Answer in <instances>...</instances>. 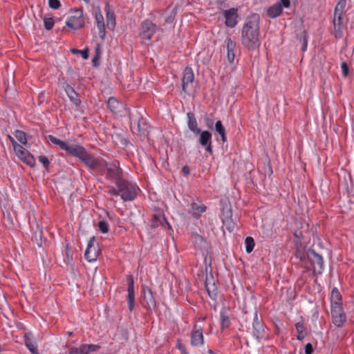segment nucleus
Wrapping results in <instances>:
<instances>
[{"mask_svg":"<svg viewBox=\"0 0 354 354\" xmlns=\"http://www.w3.org/2000/svg\"><path fill=\"white\" fill-rule=\"evenodd\" d=\"M252 327L254 336L258 339L263 338L265 335L264 326L263 324L262 319L259 317L257 310H255L254 312Z\"/></svg>","mask_w":354,"mask_h":354,"instance_id":"nucleus-14","label":"nucleus"},{"mask_svg":"<svg viewBox=\"0 0 354 354\" xmlns=\"http://www.w3.org/2000/svg\"><path fill=\"white\" fill-rule=\"evenodd\" d=\"M305 267L312 270L315 274H320L324 270V259L322 255L315 252L313 249L307 252V260Z\"/></svg>","mask_w":354,"mask_h":354,"instance_id":"nucleus-3","label":"nucleus"},{"mask_svg":"<svg viewBox=\"0 0 354 354\" xmlns=\"http://www.w3.org/2000/svg\"><path fill=\"white\" fill-rule=\"evenodd\" d=\"M205 124L207 126V127L209 129H212L213 130L214 129V120L213 119L209 118V117H205Z\"/></svg>","mask_w":354,"mask_h":354,"instance_id":"nucleus-52","label":"nucleus"},{"mask_svg":"<svg viewBox=\"0 0 354 354\" xmlns=\"http://www.w3.org/2000/svg\"><path fill=\"white\" fill-rule=\"evenodd\" d=\"M71 52L73 54H81L82 58L84 59H87L88 58V49L86 48L84 50H78L75 48H71Z\"/></svg>","mask_w":354,"mask_h":354,"instance_id":"nucleus-47","label":"nucleus"},{"mask_svg":"<svg viewBox=\"0 0 354 354\" xmlns=\"http://www.w3.org/2000/svg\"><path fill=\"white\" fill-rule=\"evenodd\" d=\"M295 326L298 333L297 335V339L299 341L303 340L307 335V330L304 326V322L301 320V322H297L295 324Z\"/></svg>","mask_w":354,"mask_h":354,"instance_id":"nucleus-34","label":"nucleus"},{"mask_svg":"<svg viewBox=\"0 0 354 354\" xmlns=\"http://www.w3.org/2000/svg\"><path fill=\"white\" fill-rule=\"evenodd\" d=\"M223 15L225 17V24L227 27L234 28L238 24L237 19L239 17L238 9L232 8L228 10H225L223 12Z\"/></svg>","mask_w":354,"mask_h":354,"instance_id":"nucleus-13","label":"nucleus"},{"mask_svg":"<svg viewBox=\"0 0 354 354\" xmlns=\"http://www.w3.org/2000/svg\"><path fill=\"white\" fill-rule=\"evenodd\" d=\"M38 160L43 165L44 167L46 170H48L50 161L48 157L44 155H41L38 157Z\"/></svg>","mask_w":354,"mask_h":354,"instance_id":"nucleus-50","label":"nucleus"},{"mask_svg":"<svg viewBox=\"0 0 354 354\" xmlns=\"http://www.w3.org/2000/svg\"><path fill=\"white\" fill-rule=\"evenodd\" d=\"M181 172L184 176H188L190 172L189 167L187 165H185L184 167H183Z\"/></svg>","mask_w":354,"mask_h":354,"instance_id":"nucleus-61","label":"nucleus"},{"mask_svg":"<svg viewBox=\"0 0 354 354\" xmlns=\"http://www.w3.org/2000/svg\"><path fill=\"white\" fill-rule=\"evenodd\" d=\"M107 106L113 114H118L121 112L122 104L115 97H110L107 102Z\"/></svg>","mask_w":354,"mask_h":354,"instance_id":"nucleus-29","label":"nucleus"},{"mask_svg":"<svg viewBox=\"0 0 354 354\" xmlns=\"http://www.w3.org/2000/svg\"><path fill=\"white\" fill-rule=\"evenodd\" d=\"M205 288L207 292H208V295L210 297H215L217 295V288L214 283H209L207 281V279H206L205 282Z\"/></svg>","mask_w":354,"mask_h":354,"instance_id":"nucleus-40","label":"nucleus"},{"mask_svg":"<svg viewBox=\"0 0 354 354\" xmlns=\"http://www.w3.org/2000/svg\"><path fill=\"white\" fill-rule=\"evenodd\" d=\"M109 188V189L108 191L109 194H110L111 195H114V196L120 195V192L118 191L119 190L118 187L115 188L113 186H110Z\"/></svg>","mask_w":354,"mask_h":354,"instance_id":"nucleus-54","label":"nucleus"},{"mask_svg":"<svg viewBox=\"0 0 354 354\" xmlns=\"http://www.w3.org/2000/svg\"><path fill=\"white\" fill-rule=\"evenodd\" d=\"M101 251L99 248L98 244L96 242L95 236H92L87 245L86 249L84 252V258L88 262H94L97 260Z\"/></svg>","mask_w":354,"mask_h":354,"instance_id":"nucleus-10","label":"nucleus"},{"mask_svg":"<svg viewBox=\"0 0 354 354\" xmlns=\"http://www.w3.org/2000/svg\"><path fill=\"white\" fill-rule=\"evenodd\" d=\"M176 347L180 351L181 354H183L184 352H187L186 351L185 345L181 343L180 339H178V344L176 345Z\"/></svg>","mask_w":354,"mask_h":354,"instance_id":"nucleus-60","label":"nucleus"},{"mask_svg":"<svg viewBox=\"0 0 354 354\" xmlns=\"http://www.w3.org/2000/svg\"><path fill=\"white\" fill-rule=\"evenodd\" d=\"M16 138L24 145H27L26 133L21 130H16L15 134Z\"/></svg>","mask_w":354,"mask_h":354,"instance_id":"nucleus-42","label":"nucleus"},{"mask_svg":"<svg viewBox=\"0 0 354 354\" xmlns=\"http://www.w3.org/2000/svg\"><path fill=\"white\" fill-rule=\"evenodd\" d=\"M295 225L294 236L297 239V241L301 242L306 234L309 232V224L305 221H300L296 222Z\"/></svg>","mask_w":354,"mask_h":354,"instance_id":"nucleus-16","label":"nucleus"},{"mask_svg":"<svg viewBox=\"0 0 354 354\" xmlns=\"http://www.w3.org/2000/svg\"><path fill=\"white\" fill-rule=\"evenodd\" d=\"M341 68L342 70V73L344 77H346L348 74V66L345 62H342Z\"/></svg>","mask_w":354,"mask_h":354,"instance_id":"nucleus-55","label":"nucleus"},{"mask_svg":"<svg viewBox=\"0 0 354 354\" xmlns=\"http://www.w3.org/2000/svg\"><path fill=\"white\" fill-rule=\"evenodd\" d=\"M31 241L32 243H35L38 247L42 246V230L39 228L38 224H37V229L35 230V231H34L33 234L31 237Z\"/></svg>","mask_w":354,"mask_h":354,"instance_id":"nucleus-35","label":"nucleus"},{"mask_svg":"<svg viewBox=\"0 0 354 354\" xmlns=\"http://www.w3.org/2000/svg\"><path fill=\"white\" fill-rule=\"evenodd\" d=\"M308 33L306 30H304L300 35V41L302 42L301 50L306 51L308 46Z\"/></svg>","mask_w":354,"mask_h":354,"instance_id":"nucleus-46","label":"nucleus"},{"mask_svg":"<svg viewBox=\"0 0 354 354\" xmlns=\"http://www.w3.org/2000/svg\"><path fill=\"white\" fill-rule=\"evenodd\" d=\"M17 156L27 165L34 167L36 165L35 159L28 150L23 147L21 145H18L14 148Z\"/></svg>","mask_w":354,"mask_h":354,"instance_id":"nucleus-11","label":"nucleus"},{"mask_svg":"<svg viewBox=\"0 0 354 354\" xmlns=\"http://www.w3.org/2000/svg\"><path fill=\"white\" fill-rule=\"evenodd\" d=\"M245 251L248 253H250L254 247V239L251 236H248L245 239Z\"/></svg>","mask_w":354,"mask_h":354,"instance_id":"nucleus-45","label":"nucleus"},{"mask_svg":"<svg viewBox=\"0 0 354 354\" xmlns=\"http://www.w3.org/2000/svg\"><path fill=\"white\" fill-rule=\"evenodd\" d=\"M226 47H227V59L230 63H233L235 58V48L236 44L234 41H233L231 37H227L226 40Z\"/></svg>","mask_w":354,"mask_h":354,"instance_id":"nucleus-22","label":"nucleus"},{"mask_svg":"<svg viewBox=\"0 0 354 354\" xmlns=\"http://www.w3.org/2000/svg\"><path fill=\"white\" fill-rule=\"evenodd\" d=\"M344 14V10L335 8L334 17L343 18Z\"/></svg>","mask_w":354,"mask_h":354,"instance_id":"nucleus-57","label":"nucleus"},{"mask_svg":"<svg viewBox=\"0 0 354 354\" xmlns=\"http://www.w3.org/2000/svg\"><path fill=\"white\" fill-rule=\"evenodd\" d=\"M99 230L102 233H107L109 230V226L106 221L102 220L97 223Z\"/></svg>","mask_w":354,"mask_h":354,"instance_id":"nucleus-49","label":"nucleus"},{"mask_svg":"<svg viewBox=\"0 0 354 354\" xmlns=\"http://www.w3.org/2000/svg\"><path fill=\"white\" fill-rule=\"evenodd\" d=\"M194 80V74L191 67L187 66L183 71L182 79V89L185 93H187V87L189 84L192 83Z\"/></svg>","mask_w":354,"mask_h":354,"instance_id":"nucleus-18","label":"nucleus"},{"mask_svg":"<svg viewBox=\"0 0 354 354\" xmlns=\"http://www.w3.org/2000/svg\"><path fill=\"white\" fill-rule=\"evenodd\" d=\"M222 222H223V226H225L226 230L227 231H229L230 232H232L236 227V224L234 222L232 218H227V219H223V220H222Z\"/></svg>","mask_w":354,"mask_h":354,"instance_id":"nucleus-43","label":"nucleus"},{"mask_svg":"<svg viewBox=\"0 0 354 354\" xmlns=\"http://www.w3.org/2000/svg\"><path fill=\"white\" fill-rule=\"evenodd\" d=\"M142 307L148 312H152V310L156 308V301L152 290L147 286L142 287Z\"/></svg>","mask_w":354,"mask_h":354,"instance_id":"nucleus-8","label":"nucleus"},{"mask_svg":"<svg viewBox=\"0 0 354 354\" xmlns=\"http://www.w3.org/2000/svg\"><path fill=\"white\" fill-rule=\"evenodd\" d=\"M207 353H209V354H214V351L212 350H211V349H209Z\"/></svg>","mask_w":354,"mask_h":354,"instance_id":"nucleus-64","label":"nucleus"},{"mask_svg":"<svg viewBox=\"0 0 354 354\" xmlns=\"http://www.w3.org/2000/svg\"><path fill=\"white\" fill-rule=\"evenodd\" d=\"M187 117L188 118L187 126L189 129L193 132L194 134L198 135L201 132V129L198 127V123L194 113L189 112L187 113Z\"/></svg>","mask_w":354,"mask_h":354,"instance_id":"nucleus-28","label":"nucleus"},{"mask_svg":"<svg viewBox=\"0 0 354 354\" xmlns=\"http://www.w3.org/2000/svg\"><path fill=\"white\" fill-rule=\"evenodd\" d=\"M342 305V297L337 288H333L330 294V307Z\"/></svg>","mask_w":354,"mask_h":354,"instance_id":"nucleus-32","label":"nucleus"},{"mask_svg":"<svg viewBox=\"0 0 354 354\" xmlns=\"http://www.w3.org/2000/svg\"><path fill=\"white\" fill-rule=\"evenodd\" d=\"M198 135H200L198 142L201 146H205L209 143L212 142V133L209 132V131L201 130V132Z\"/></svg>","mask_w":354,"mask_h":354,"instance_id":"nucleus-33","label":"nucleus"},{"mask_svg":"<svg viewBox=\"0 0 354 354\" xmlns=\"http://www.w3.org/2000/svg\"><path fill=\"white\" fill-rule=\"evenodd\" d=\"M305 354H312L313 353V346L310 343H308L306 344L305 348Z\"/></svg>","mask_w":354,"mask_h":354,"instance_id":"nucleus-58","label":"nucleus"},{"mask_svg":"<svg viewBox=\"0 0 354 354\" xmlns=\"http://www.w3.org/2000/svg\"><path fill=\"white\" fill-rule=\"evenodd\" d=\"M101 46L100 44H97L95 48V55L92 59V64L93 66H98L100 65V60L101 57Z\"/></svg>","mask_w":354,"mask_h":354,"instance_id":"nucleus-39","label":"nucleus"},{"mask_svg":"<svg viewBox=\"0 0 354 354\" xmlns=\"http://www.w3.org/2000/svg\"><path fill=\"white\" fill-rule=\"evenodd\" d=\"M73 250L70 248L69 245L66 244L65 247V257L64 258V261L66 264L69 265L71 266H73Z\"/></svg>","mask_w":354,"mask_h":354,"instance_id":"nucleus-38","label":"nucleus"},{"mask_svg":"<svg viewBox=\"0 0 354 354\" xmlns=\"http://www.w3.org/2000/svg\"><path fill=\"white\" fill-rule=\"evenodd\" d=\"M278 4L281 5L282 8H288L290 6V0H279L277 2Z\"/></svg>","mask_w":354,"mask_h":354,"instance_id":"nucleus-56","label":"nucleus"},{"mask_svg":"<svg viewBox=\"0 0 354 354\" xmlns=\"http://www.w3.org/2000/svg\"><path fill=\"white\" fill-rule=\"evenodd\" d=\"M8 138L9 139V140L10 141V142L12 143V146H13V148H16V147L19 145L16 141L10 135H8Z\"/></svg>","mask_w":354,"mask_h":354,"instance_id":"nucleus-63","label":"nucleus"},{"mask_svg":"<svg viewBox=\"0 0 354 354\" xmlns=\"http://www.w3.org/2000/svg\"><path fill=\"white\" fill-rule=\"evenodd\" d=\"M204 344L203 328L195 324L191 333V344L193 346H200Z\"/></svg>","mask_w":354,"mask_h":354,"instance_id":"nucleus-15","label":"nucleus"},{"mask_svg":"<svg viewBox=\"0 0 354 354\" xmlns=\"http://www.w3.org/2000/svg\"><path fill=\"white\" fill-rule=\"evenodd\" d=\"M192 239L194 243V247L199 250L200 251H203L207 249V243L206 240L200 234L197 233L192 234Z\"/></svg>","mask_w":354,"mask_h":354,"instance_id":"nucleus-27","label":"nucleus"},{"mask_svg":"<svg viewBox=\"0 0 354 354\" xmlns=\"http://www.w3.org/2000/svg\"><path fill=\"white\" fill-rule=\"evenodd\" d=\"M214 129L221 136V141L223 143L227 142L225 129L221 120L216 122Z\"/></svg>","mask_w":354,"mask_h":354,"instance_id":"nucleus-36","label":"nucleus"},{"mask_svg":"<svg viewBox=\"0 0 354 354\" xmlns=\"http://www.w3.org/2000/svg\"><path fill=\"white\" fill-rule=\"evenodd\" d=\"M221 328L223 330L228 328L231 325L230 319V310L226 307H223L220 312Z\"/></svg>","mask_w":354,"mask_h":354,"instance_id":"nucleus-24","label":"nucleus"},{"mask_svg":"<svg viewBox=\"0 0 354 354\" xmlns=\"http://www.w3.org/2000/svg\"><path fill=\"white\" fill-rule=\"evenodd\" d=\"M105 11L106 17V26L110 30H113L115 27V15L110 5L107 3L105 5Z\"/></svg>","mask_w":354,"mask_h":354,"instance_id":"nucleus-23","label":"nucleus"},{"mask_svg":"<svg viewBox=\"0 0 354 354\" xmlns=\"http://www.w3.org/2000/svg\"><path fill=\"white\" fill-rule=\"evenodd\" d=\"M131 128H133V124L136 125L138 132L143 136L147 135L149 133V125L146 119H145L139 113L129 115Z\"/></svg>","mask_w":354,"mask_h":354,"instance_id":"nucleus-7","label":"nucleus"},{"mask_svg":"<svg viewBox=\"0 0 354 354\" xmlns=\"http://www.w3.org/2000/svg\"><path fill=\"white\" fill-rule=\"evenodd\" d=\"M49 7L52 9H58L61 6L59 0H48Z\"/></svg>","mask_w":354,"mask_h":354,"instance_id":"nucleus-51","label":"nucleus"},{"mask_svg":"<svg viewBox=\"0 0 354 354\" xmlns=\"http://www.w3.org/2000/svg\"><path fill=\"white\" fill-rule=\"evenodd\" d=\"M333 34L334 37L337 39L342 38L343 37V29H344L343 18L333 17Z\"/></svg>","mask_w":354,"mask_h":354,"instance_id":"nucleus-21","label":"nucleus"},{"mask_svg":"<svg viewBox=\"0 0 354 354\" xmlns=\"http://www.w3.org/2000/svg\"><path fill=\"white\" fill-rule=\"evenodd\" d=\"M232 218V210L230 204H224L221 208V221L223 219H227Z\"/></svg>","mask_w":354,"mask_h":354,"instance_id":"nucleus-37","label":"nucleus"},{"mask_svg":"<svg viewBox=\"0 0 354 354\" xmlns=\"http://www.w3.org/2000/svg\"><path fill=\"white\" fill-rule=\"evenodd\" d=\"M309 248H306V247H303L301 245V242L297 241V250L295 252V257L297 259H299V261L305 264L307 260V252Z\"/></svg>","mask_w":354,"mask_h":354,"instance_id":"nucleus-30","label":"nucleus"},{"mask_svg":"<svg viewBox=\"0 0 354 354\" xmlns=\"http://www.w3.org/2000/svg\"><path fill=\"white\" fill-rule=\"evenodd\" d=\"M24 343L32 354H39L37 346L34 341V336L31 332L26 333L24 335Z\"/></svg>","mask_w":354,"mask_h":354,"instance_id":"nucleus-20","label":"nucleus"},{"mask_svg":"<svg viewBox=\"0 0 354 354\" xmlns=\"http://www.w3.org/2000/svg\"><path fill=\"white\" fill-rule=\"evenodd\" d=\"M48 138L53 144L58 145L61 149L65 151L67 155L77 158L92 174L102 176L106 174V178L113 181L116 185L118 181L124 179L118 160H114L109 165L105 160L97 158L81 145H70L53 135H48Z\"/></svg>","mask_w":354,"mask_h":354,"instance_id":"nucleus-1","label":"nucleus"},{"mask_svg":"<svg viewBox=\"0 0 354 354\" xmlns=\"http://www.w3.org/2000/svg\"><path fill=\"white\" fill-rule=\"evenodd\" d=\"M86 347H87V349H88V353H91V352H93V351H97L99 348H100V345H97V344H86Z\"/></svg>","mask_w":354,"mask_h":354,"instance_id":"nucleus-53","label":"nucleus"},{"mask_svg":"<svg viewBox=\"0 0 354 354\" xmlns=\"http://www.w3.org/2000/svg\"><path fill=\"white\" fill-rule=\"evenodd\" d=\"M117 187L119 188L120 195L124 201H131L137 196V187L133 183L123 179L118 181Z\"/></svg>","mask_w":354,"mask_h":354,"instance_id":"nucleus-4","label":"nucleus"},{"mask_svg":"<svg viewBox=\"0 0 354 354\" xmlns=\"http://www.w3.org/2000/svg\"><path fill=\"white\" fill-rule=\"evenodd\" d=\"M205 147V151L209 153L210 155L213 153V149H212V142L209 143L208 145L205 146H203Z\"/></svg>","mask_w":354,"mask_h":354,"instance_id":"nucleus-62","label":"nucleus"},{"mask_svg":"<svg viewBox=\"0 0 354 354\" xmlns=\"http://www.w3.org/2000/svg\"><path fill=\"white\" fill-rule=\"evenodd\" d=\"M63 86L70 101L74 105H75V106H79L82 102L79 94L74 90V88L69 84L66 82L64 84Z\"/></svg>","mask_w":354,"mask_h":354,"instance_id":"nucleus-17","label":"nucleus"},{"mask_svg":"<svg viewBox=\"0 0 354 354\" xmlns=\"http://www.w3.org/2000/svg\"><path fill=\"white\" fill-rule=\"evenodd\" d=\"M85 19L83 15L82 9H75L72 12V15L66 21V25L73 30L81 29L84 26Z\"/></svg>","mask_w":354,"mask_h":354,"instance_id":"nucleus-5","label":"nucleus"},{"mask_svg":"<svg viewBox=\"0 0 354 354\" xmlns=\"http://www.w3.org/2000/svg\"><path fill=\"white\" fill-rule=\"evenodd\" d=\"M95 19L96 25L99 29V36L101 39H104L106 35V31H105V24H104V17L100 10V8H97L95 11Z\"/></svg>","mask_w":354,"mask_h":354,"instance_id":"nucleus-19","label":"nucleus"},{"mask_svg":"<svg viewBox=\"0 0 354 354\" xmlns=\"http://www.w3.org/2000/svg\"><path fill=\"white\" fill-rule=\"evenodd\" d=\"M191 209L193 211L192 216L195 218H199L201 214L206 211L207 207L202 201L197 200L192 203Z\"/></svg>","mask_w":354,"mask_h":354,"instance_id":"nucleus-25","label":"nucleus"},{"mask_svg":"<svg viewBox=\"0 0 354 354\" xmlns=\"http://www.w3.org/2000/svg\"><path fill=\"white\" fill-rule=\"evenodd\" d=\"M70 354H88L86 344H82L79 347H72L69 351Z\"/></svg>","mask_w":354,"mask_h":354,"instance_id":"nucleus-41","label":"nucleus"},{"mask_svg":"<svg viewBox=\"0 0 354 354\" xmlns=\"http://www.w3.org/2000/svg\"><path fill=\"white\" fill-rule=\"evenodd\" d=\"M159 27L149 19L144 20L139 28V35L143 40H151L152 36L159 30Z\"/></svg>","mask_w":354,"mask_h":354,"instance_id":"nucleus-6","label":"nucleus"},{"mask_svg":"<svg viewBox=\"0 0 354 354\" xmlns=\"http://www.w3.org/2000/svg\"><path fill=\"white\" fill-rule=\"evenodd\" d=\"M260 17L254 13L248 17L241 30V41L242 46L250 51L258 50L261 46Z\"/></svg>","mask_w":354,"mask_h":354,"instance_id":"nucleus-2","label":"nucleus"},{"mask_svg":"<svg viewBox=\"0 0 354 354\" xmlns=\"http://www.w3.org/2000/svg\"><path fill=\"white\" fill-rule=\"evenodd\" d=\"M127 305L129 311L132 312L135 308L134 280L131 275L127 276Z\"/></svg>","mask_w":354,"mask_h":354,"instance_id":"nucleus-12","label":"nucleus"},{"mask_svg":"<svg viewBox=\"0 0 354 354\" xmlns=\"http://www.w3.org/2000/svg\"><path fill=\"white\" fill-rule=\"evenodd\" d=\"M330 308L332 322L338 328L342 327L346 321V315L342 305L333 306Z\"/></svg>","mask_w":354,"mask_h":354,"instance_id":"nucleus-9","label":"nucleus"},{"mask_svg":"<svg viewBox=\"0 0 354 354\" xmlns=\"http://www.w3.org/2000/svg\"><path fill=\"white\" fill-rule=\"evenodd\" d=\"M346 4V0H339L335 6V8L344 10Z\"/></svg>","mask_w":354,"mask_h":354,"instance_id":"nucleus-59","label":"nucleus"},{"mask_svg":"<svg viewBox=\"0 0 354 354\" xmlns=\"http://www.w3.org/2000/svg\"><path fill=\"white\" fill-rule=\"evenodd\" d=\"M44 27L47 30H50L54 26L55 21L53 17H44Z\"/></svg>","mask_w":354,"mask_h":354,"instance_id":"nucleus-48","label":"nucleus"},{"mask_svg":"<svg viewBox=\"0 0 354 354\" xmlns=\"http://www.w3.org/2000/svg\"><path fill=\"white\" fill-rule=\"evenodd\" d=\"M178 6H174L170 12L169 16H167L165 19V24H171L174 22L176 15L177 14Z\"/></svg>","mask_w":354,"mask_h":354,"instance_id":"nucleus-44","label":"nucleus"},{"mask_svg":"<svg viewBox=\"0 0 354 354\" xmlns=\"http://www.w3.org/2000/svg\"><path fill=\"white\" fill-rule=\"evenodd\" d=\"M283 9V8L282 6H281V5L276 3L268 8L266 14L270 18L274 19L282 14Z\"/></svg>","mask_w":354,"mask_h":354,"instance_id":"nucleus-31","label":"nucleus"},{"mask_svg":"<svg viewBox=\"0 0 354 354\" xmlns=\"http://www.w3.org/2000/svg\"><path fill=\"white\" fill-rule=\"evenodd\" d=\"M165 225H167L169 229L171 228V225L167 222L164 214L159 212L153 215V217L151 220V227L153 228H156L160 225L164 226Z\"/></svg>","mask_w":354,"mask_h":354,"instance_id":"nucleus-26","label":"nucleus"}]
</instances>
